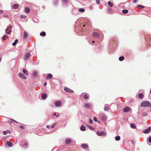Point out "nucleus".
Here are the masks:
<instances>
[{
	"label": "nucleus",
	"instance_id": "49530a36",
	"mask_svg": "<svg viewBox=\"0 0 151 151\" xmlns=\"http://www.w3.org/2000/svg\"><path fill=\"white\" fill-rule=\"evenodd\" d=\"M6 35H5L4 36V37H3V39L4 40H6V39H5V37H6Z\"/></svg>",
	"mask_w": 151,
	"mask_h": 151
},
{
	"label": "nucleus",
	"instance_id": "f257e3e1",
	"mask_svg": "<svg viewBox=\"0 0 151 151\" xmlns=\"http://www.w3.org/2000/svg\"><path fill=\"white\" fill-rule=\"evenodd\" d=\"M140 106L142 107H150L151 104L148 101H143L141 103Z\"/></svg>",
	"mask_w": 151,
	"mask_h": 151
},
{
	"label": "nucleus",
	"instance_id": "7ed1b4c3",
	"mask_svg": "<svg viewBox=\"0 0 151 151\" xmlns=\"http://www.w3.org/2000/svg\"><path fill=\"white\" fill-rule=\"evenodd\" d=\"M30 55V53L29 52H27L26 53L25 55H24L23 59L25 60H27L29 57Z\"/></svg>",
	"mask_w": 151,
	"mask_h": 151
},
{
	"label": "nucleus",
	"instance_id": "b1692460",
	"mask_svg": "<svg viewBox=\"0 0 151 151\" xmlns=\"http://www.w3.org/2000/svg\"><path fill=\"white\" fill-rule=\"evenodd\" d=\"M80 129L82 131H84L86 129V127L82 125Z\"/></svg>",
	"mask_w": 151,
	"mask_h": 151
},
{
	"label": "nucleus",
	"instance_id": "ddd939ff",
	"mask_svg": "<svg viewBox=\"0 0 151 151\" xmlns=\"http://www.w3.org/2000/svg\"><path fill=\"white\" fill-rule=\"evenodd\" d=\"M52 74H49L47 75V77L46 78L47 79H51L52 78Z\"/></svg>",
	"mask_w": 151,
	"mask_h": 151
},
{
	"label": "nucleus",
	"instance_id": "aec40b11",
	"mask_svg": "<svg viewBox=\"0 0 151 151\" xmlns=\"http://www.w3.org/2000/svg\"><path fill=\"white\" fill-rule=\"evenodd\" d=\"M93 35L96 37H98L99 36V35L97 33L94 32L93 34Z\"/></svg>",
	"mask_w": 151,
	"mask_h": 151
},
{
	"label": "nucleus",
	"instance_id": "4c0bfd02",
	"mask_svg": "<svg viewBox=\"0 0 151 151\" xmlns=\"http://www.w3.org/2000/svg\"><path fill=\"white\" fill-rule=\"evenodd\" d=\"M147 112H145L142 113V114L143 116H146L147 115Z\"/></svg>",
	"mask_w": 151,
	"mask_h": 151
},
{
	"label": "nucleus",
	"instance_id": "f03ea898",
	"mask_svg": "<svg viewBox=\"0 0 151 151\" xmlns=\"http://www.w3.org/2000/svg\"><path fill=\"white\" fill-rule=\"evenodd\" d=\"M99 116L100 119L102 120L105 121L106 119V117L104 114H100L99 115Z\"/></svg>",
	"mask_w": 151,
	"mask_h": 151
},
{
	"label": "nucleus",
	"instance_id": "393cba45",
	"mask_svg": "<svg viewBox=\"0 0 151 151\" xmlns=\"http://www.w3.org/2000/svg\"><path fill=\"white\" fill-rule=\"evenodd\" d=\"M143 97V94L142 93H140L138 95V97L140 99H142Z\"/></svg>",
	"mask_w": 151,
	"mask_h": 151
},
{
	"label": "nucleus",
	"instance_id": "4d7b16f0",
	"mask_svg": "<svg viewBox=\"0 0 151 151\" xmlns=\"http://www.w3.org/2000/svg\"><path fill=\"white\" fill-rule=\"evenodd\" d=\"M127 120H126V121H125V122H127Z\"/></svg>",
	"mask_w": 151,
	"mask_h": 151
},
{
	"label": "nucleus",
	"instance_id": "de8ad7c7",
	"mask_svg": "<svg viewBox=\"0 0 151 151\" xmlns=\"http://www.w3.org/2000/svg\"><path fill=\"white\" fill-rule=\"evenodd\" d=\"M89 121H90V123H92V122H93V120L91 119H89Z\"/></svg>",
	"mask_w": 151,
	"mask_h": 151
},
{
	"label": "nucleus",
	"instance_id": "9b49d317",
	"mask_svg": "<svg viewBox=\"0 0 151 151\" xmlns=\"http://www.w3.org/2000/svg\"><path fill=\"white\" fill-rule=\"evenodd\" d=\"M47 97V95L45 93H43L41 95V97H42V99H46Z\"/></svg>",
	"mask_w": 151,
	"mask_h": 151
},
{
	"label": "nucleus",
	"instance_id": "a19ab883",
	"mask_svg": "<svg viewBox=\"0 0 151 151\" xmlns=\"http://www.w3.org/2000/svg\"><path fill=\"white\" fill-rule=\"evenodd\" d=\"M148 141L150 142L151 143V136H150L149 137Z\"/></svg>",
	"mask_w": 151,
	"mask_h": 151
},
{
	"label": "nucleus",
	"instance_id": "473e14b6",
	"mask_svg": "<svg viewBox=\"0 0 151 151\" xmlns=\"http://www.w3.org/2000/svg\"><path fill=\"white\" fill-rule=\"evenodd\" d=\"M11 31L10 29H8L7 28L6 29V32L8 34H9L10 32Z\"/></svg>",
	"mask_w": 151,
	"mask_h": 151
},
{
	"label": "nucleus",
	"instance_id": "4be33fe9",
	"mask_svg": "<svg viewBox=\"0 0 151 151\" xmlns=\"http://www.w3.org/2000/svg\"><path fill=\"white\" fill-rule=\"evenodd\" d=\"M130 126L133 129H135L136 128V125L134 123H131L130 124Z\"/></svg>",
	"mask_w": 151,
	"mask_h": 151
},
{
	"label": "nucleus",
	"instance_id": "1a4fd4ad",
	"mask_svg": "<svg viewBox=\"0 0 151 151\" xmlns=\"http://www.w3.org/2000/svg\"><path fill=\"white\" fill-rule=\"evenodd\" d=\"M61 102L60 101H57L55 103V105L56 106L58 107L61 105Z\"/></svg>",
	"mask_w": 151,
	"mask_h": 151
},
{
	"label": "nucleus",
	"instance_id": "a878e982",
	"mask_svg": "<svg viewBox=\"0 0 151 151\" xmlns=\"http://www.w3.org/2000/svg\"><path fill=\"white\" fill-rule=\"evenodd\" d=\"M18 42V40L17 39H16L14 42H13V43L12 44V45L14 46H15L17 43V42Z\"/></svg>",
	"mask_w": 151,
	"mask_h": 151
},
{
	"label": "nucleus",
	"instance_id": "37998d69",
	"mask_svg": "<svg viewBox=\"0 0 151 151\" xmlns=\"http://www.w3.org/2000/svg\"><path fill=\"white\" fill-rule=\"evenodd\" d=\"M20 127L22 129H24V127L22 126H20Z\"/></svg>",
	"mask_w": 151,
	"mask_h": 151
},
{
	"label": "nucleus",
	"instance_id": "a18cd8bd",
	"mask_svg": "<svg viewBox=\"0 0 151 151\" xmlns=\"http://www.w3.org/2000/svg\"><path fill=\"white\" fill-rule=\"evenodd\" d=\"M54 125H55V124H54V125H52V126L50 127V128H51V129H53V128L54 127Z\"/></svg>",
	"mask_w": 151,
	"mask_h": 151
},
{
	"label": "nucleus",
	"instance_id": "c85d7f7f",
	"mask_svg": "<svg viewBox=\"0 0 151 151\" xmlns=\"http://www.w3.org/2000/svg\"><path fill=\"white\" fill-rule=\"evenodd\" d=\"M108 4L109 6L110 7H112L113 6L112 3L111 1H109L108 3Z\"/></svg>",
	"mask_w": 151,
	"mask_h": 151
},
{
	"label": "nucleus",
	"instance_id": "f8f14e48",
	"mask_svg": "<svg viewBox=\"0 0 151 151\" xmlns=\"http://www.w3.org/2000/svg\"><path fill=\"white\" fill-rule=\"evenodd\" d=\"M81 147L83 148L87 149L88 147V146L86 144H83L81 145Z\"/></svg>",
	"mask_w": 151,
	"mask_h": 151
},
{
	"label": "nucleus",
	"instance_id": "a211bd4d",
	"mask_svg": "<svg viewBox=\"0 0 151 151\" xmlns=\"http://www.w3.org/2000/svg\"><path fill=\"white\" fill-rule=\"evenodd\" d=\"M19 7V5L17 4H14L13 6V8L14 9H16L18 8Z\"/></svg>",
	"mask_w": 151,
	"mask_h": 151
},
{
	"label": "nucleus",
	"instance_id": "7c9ffc66",
	"mask_svg": "<svg viewBox=\"0 0 151 151\" xmlns=\"http://www.w3.org/2000/svg\"><path fill=\"white\" fill-rule=\"evenodd\" d=\"M7 144L8 145L9 147H11L13 145L12 143L9 142H7Z\"/></svg>",
	"mask_w": 151,
	"mask_h": 151
},
{
	"label": "nucleus",
	"instance_id": "603ef678",
	"mask_svg": "<svg viewBox=\"0 0 151 151\" xmlns=\"http://www.w3.org/2000/svg\"><path fill=\"white\" fill-rule=\"evenodd\" d=\"M56 114V113H54V116H55Z\"/></svg>",
	"mask_w": 151,
	"mask_h": 151
},
{
	"label": "nucleus",
	"instance_id": "79ce46f5",
	"mask_svg": "<svg viewBox=\"0 0 151 151\" xmlns=\"http://www.w3.org/2000/svg\"><path fill=\"white\" fill-rule=\"evenodd\" d=\"M96 2L97 3V4H99L100 3V2L99 1V0H96Z\"/></svg>",
	"mask_w": 151,
	"mask_h": 151
},
{
	"label": "nucleus",
	"instance_id": "4468645a",
	"mask_svg": "<svg viewBox=\"0 0 151 151\" xmlns=\"http://www.w3.org/2000/svg\"><path fill=\"white\" fill-rule=\"evenodd\" d=\"M8 122H14L15 123H18L16 121L12 119H8Z\"/></svg>",
	"mask_w": 151,
	"mask_h": 151
},
{
	"label": "nucleus",
	"instance_id": "c9c22d12",
	"mask_svg": "<svg viewBox=\"0 0 151 151\" xmlns=\"http://www.w3.org/2000/svg\"><path fill=\"white\" fill-rule=\"evenodd\" d=\"M78 11L81 12H84L85 11V9H84L81 8L79 9Z\"/></svg>",
	"mask_w": 151,
	"mask_h": 151
},
{
	"label": "nucleus",
	"instance_id": "e433bc0d",
	"mask_svg": "<svg viewBox=\"0 0 151 151\" xmlns=\"http://www.w3.org/2000/svg\"><path fill=\"white\" fill-rule=\"evenodd\" d=\"M137 7L140 8L141 9H143L145 7V6L142 5H139L137 6Z\"/></svg>",
	"mask_w": 151,
	"mask_h": 151
},
{
	"label": "nucleus",
	"instance_id": "2eb2a0df",
	"mask_svg": "<svg viewBox=\"0 0 151 151\" xmlns=\"http://www.w3.org/2000/svg\"><path fill=\"white\" fill-rule=\"evenodd\" d=\"M129 109L128 107H126L125 108L123 109V111L125 112H127L129 111Z\"/></svg>",
	"mask_w": 151,
	"mask_h": 151
},
{
	"label": "nucleus",
	"instance_id": "8fccbe9b",
	"mask_svg": "<svg viewBox=\"0 0 151 151\" xmlns=\"http://www.w3.org/2000/svg\"><path fill=\"white\" fill-rule=\"evenodd\" d=\"M7 27L8 28H11L12 27V26H8Z\"/></svg>",
	"mask_w": 151,
	"mask_h": 151
},
{
	"label": "nucleus",
	"instance_id": "ea45409f",
	"mask_svg": "<svg viewBox=\"0 0 151 151\" xmlns=\"http://www.w3.org/2000/svg\"><path fill=\"white\" fill-rule=\"evenodd\" d=\"M93 120L95 122H97V118L96 117H94V118H93Z\"/></svg>",
	"mask_w": 151,
	"mask_h": 151
},
{
	"label": "nucleus",
	"instance_id": "6e6d98bb",
	"mask_svg": "<svg viewBox=\"0 0 151 151\" xmlns=\"http://www.w3.org/2000/svg\"><path fill=\"white\" fill-rule=\"evenodd\" d=\"M1 61V59L0 58V62Z\"/></svg>",
	"mask_w": 151,
	"mask_h": 151
},
{
	"label": "nucleus",
	"instance_id": "9d476101",
	"mask_svg": "<svg viewBox=\"0 0 151 151\" xmlns=\"http://www.w3.org/2000/svg\"><path fill=\"white\" fill-rule=\"evenodd\" d=\"M71 139L68 138L65 139V142L66 144H69L71 143Z\"/></svg>",
	"mask_w": 151,
	"mask_h": 151
},
{
	"label": "nucleus",
	"instance_id": "6ab92c4d",
	"mask_svg": "<svg viewBox=\"0 0 151 151\" xmlns=\"http://www.w3.org/2000/svg\"><path fill=\"white\" fill-rule=\"evenodd\" d=\"M30 9L27 7H26L25 9V12L26 13H29L30 12Z\"/></svg>",
	"mask_w": 151,
	"mask_h": 151
},
{
	"label": "nucleus",
	"instance_id": "cd10ccee",
	"mask_svg": "<svg viewBox=\"0 0 151 151\" xmlns=\"http://www.w3.org/2000/svg\"><path fill=\"white\" fill-rule=\"evenodd\" d=\"M40 35L41 36H45L46 35V33L44 32H42L40 33Z\"/></svg>",
	"mask_w": 151,
	"mask_h": 151
},
{
	"label": "nucleus",
	"instance_id": "2f4dec72",
	"mask_svg": "<svg viewBox=\"0 0 151 151\" xmlns=\"http://www.w3.org/2000/svg\"><path fill=\"white\" fill-rule=\"evenodd\" d=\"M122 12L123 13L127 14L128 12V10H123Z\"/></svg>",
	"mask_w": 151,
	"mask_h": 151
},
{
	"label": "nucleus",
	"instance_id": "6e6552de",
	"mask_svg": "<svg viewBox=\"0 0 151 151\" xmlns=\"http://www.w3.org/2000/svg\"><path fill=\"white\" fill-rule=\"evenodd\" d=\"M97 134L99 136H101L103 135H105L106 134L104 132H98L97 133Z\"/></svg>",
	"mask_w": 151,
	"mask_h": 151
},
{
	"label": "nucleus",
	"instance_id": "0eeeda50",
	"mask_svg": "<svg viewBox=\"0 0 151 151\" xmlns=\"http://www.w3.org/2000/svg\"><path fill=\"white\" fill-rule=\"evenodd\" d=\"M64 90L67 92H70V93H73V90L67 88L65 87L64 88Z\"/></svg>",
	"mask_w": 151,
	"mask_h": 151
},
{
	"label": "nucleus",
	"instance_id": "423d86ee",
	"mask_svg": "<svg viewBox=\"0 0 151 151\" xmlns=\"http://www.w3.org/2000/svg\"><path fill=\"white\" fill-rule=\"evenodd\" d=\"M91 107V105L88 103H86L84 105V107L86 109L90 108Z\"/></svg>",
	"mask_w": 151,
	"mask_h": 151
},
{
	"label": "nucleus",
	"instance_id": "5701e85b",
	"mask_svg": "<svg viewBox=\"0 0 151 151\" xmlns=\"http://www.w3.org/2000/svg\"><path fill=\"white\" fill-rule=\"evenodd\" d=\"M23 72L25 75H26L28 76L29 75V73L25 69H24L23 70Z\"/></svg>",
	"mask_w": 151,
	"mask_h": 151
},
{
	"label": "nucleus",
	"instance_id": "72a5a7b5",
	"mask_svg": "<svg viewBox=\"0 0 151 151\" xmlns=\"http://www.w3.org/2000/svg\"><path fill=\"white\" fill-rule=\"evenodd\" d=\"M120 139V137L119 136H117L115 137V139L116 141H119Z\"/></svg>",
	"mask_w": 151,
	"mask_h": 151
},
{
	"label": "nucleus",
	"instance_id": "13d9d810",
	"mask_svg": "<svg viewBox=\"0 0 151 151\" xmlns=\"http://www.w3.org/2000/svg\"><path fill=\"white\" fill-rule=\"evenodd\" d=\"M150 93H151V90H150Z\"/></svg>",
	"mask_w": 151,
	"mask_h": 151
},
{
	"label": "nucleus",
	"instance_id": "c03bdc74",
	"mask_svg": "<svg viewBox=\"0 0 151 151\" xmlns=\"http://www.w3.org/2000/svg\"><path fill=\"white\" fill-rule=\"evenodd\" d=\"M137 0H133V2L134 3H136L137 2Z\"/></svg>",
	"mask_w": 151,
	"mask_h": 151
},
{
	"label": "nucleus",
	"instance_id": "39448f33",
	"mask_svg": "<svg viewBox=\"0 0 151 151\" xmlns=\"http://www.w3.org/2000/svg\"><path fill=\"white\" fill-rule=\"evenodd\" d=\"M18 75L20 77L23 79H27V77L25 75H24L22 73H19V74Z\"/></svg>",
	"mask_w": 151,
	"mask_h": 151
},
{
	"label": "nucleus",
	"instance_id": "052dcab7",
	"mask_svg": "<svg viewBox=\"0 0 151 151\" xmlns=\"http://www.w3.org/2000/svg\"><path fill=\"white\" fill-rule=\"evenodd\" d=\"M98 123H100V122H99H99H98Z\"/></svg>",
	"mask_w": 151,
	"mask_h": 151
},
{
	"label": "nucleus",
	"instance_id": "412c9836",
	"mask_svg": "<svg viewBox=\"0 0 151 151\" xmlns=\"http://www.w3.org/2000/svg\"><path fill=\"white\" fill-rule=\"evenodd\" d=\"M23 37L24 38H26L27 37V32H24L23 34Z\"/></svg>",
	"mask_w": 151,
	"mask_h": 151
},
{
	"label": "nucleus",
	"instance_id": "bf43d9fd",
	"mask_svg": "<svg viewBox=\"0 0 151 151\" xmlns=\"http://www.w3.org/2000/svg\"><path fill=\"white\" fill-rule=\"evenodd\" d=\"M5 16V17H7V16H5H5Z\"/></svg>",
	"mask_w": 151,
	"mask_h": 151
},
{
	"label": "nucleus",
	"instance_id": "dca6fc26",
	"mask_svg": "<svg viewBox=\"0 0 151 151\" xmlns=\"http://www.w3.org/2000/svg\"><path fill=\"white\" fill-rule=\"evenodd\" d=\"M89 97V95L85 94L83 95V98L85 100H87L88 99Z\"/></svg>",
	"mask_w": 151,
	"mask_h": 151
},
{
	"label": "nucleus",
	"instance_id": "09e8293b",
	"mask_svg": "<svg viewBox=\"0 0 151 151\" xmlns=\"http://www.w3.org/2000/svg\"><path fill=\"white\" fill-rule=\"evenodd\" d=\"M47 83L46 82H45V83H44V86H46L47 85Z\"/></svg>",
	"mask_w": 151,
	"mask_h": 151
},
{
	"label": "nucleus",
	"instance_id": "3c124183",
	"mask_svg": "<svg viewBox=\"0 0 151 151\" xmlns=\"http://www.w3.org/2000/svg\"><path fill=\"white\" fill-rule=\"evenodd\" d=\"M46 127L48 128H49V126L47 125V126H46Z\"/></svg>",
	"mask_w": 151,
	"mask_h": 151
},
{
	"label": "nucleus",
	"instance_id": "f704fd0d",
	"mask_svg": "<svg viewBox=\"0 0 151 151\" xmlns=\"http://www.w3.org/2000/svg\"><path fill=\"white\" fill-rule=\"evenodd\" d=\"M109 108L108 106H105L104 108V110L105 111H107L109 110Z\"/></svg>",
	"mask_w": 151,
	"mask_h": 151
},
{
	"label": "nucleus",
	"instance_id": "5fc2aeb1",
	"mask_svg": "<svg viewBox=\"0 0 151 151\" xmlns=\"http://www.w3.org/2000/svg\"><path fill=\"white\" fill-rule=\"evenodd\" d=\"M92 43H94V41H92Z\"/></svg>",
	"mask_w": 151,
	"mask_h": 151
},
{
	"label": "nucleus",
	"instance_id": "c756f323",
	"mask_svg": "<svg viewBox=\"0 0 151 151\" xmlns=\"http://www.w3.org/2000/svg\"><path fill=\"white\" fill-rule=\"evenodd\" d=\"M124 57L123 56H122L120 57L119 58V60L120 61H122L124 59Z\"/></svg>",
	"mask_w": 151,
	"mask_h": 151
},
{
	"label": "nucleus",
	"instance_id": "58836bf2",
	"mask_svg": "<svg viewBox=\"0 0 151 151\" xmlns=\"http://www.w3.org/2000/svg\"><path fill=\"white\" fill-rule=\"evenodd\" d=\"M89 128L90 129H91L94 130L95 129V128L91 126H89Z\"/></svg>",
	"mask_w": 151,
	"mask_h": 151
},
{
	"label": "nucleus",
	"instance_id": "bb28decb",
	"mask_svg": "<svg viewBox=\"0 0 151 151\" xmlns=\"http://www.w3.org/2000/svg\"><path fill=\"white\" fill-rule=\"evenodd\" d=\"M33 76H36L38 74V73L37 71H35L33 72Z\"/></svg>",
	"mask_w": 151,
	"mask_h": 151
},
{
	"label": "nucleus",
	"instance_id": "f3484780",
	"mask_svg": "<svg viewBox=\"0 0 151 151\" xmlns=\"http://www.w3.org/2000/svg\"><path fill=\"white\" fill-rule=\"evenodd\" d=\"M11 132V131L10 130H7L5 131H4L3 132V134L4 135L6 134L7 133H10Z\"/></svg>",
	"mask_w": 151,
	"mask_h": 151
},
{
	"label": "nucleus",
	"instance_id": "864d4df0",
	"mask_svg": "<svg viewBox=\"0 0 151 151\" xmlns=\"http://www.w3.org/2000/svg\"><path fill=\"white\" fill-rule=\"evenodd\" d=\"M83 27H85V25H83Z\"/></svg>",
	"mask_w": 151,
	"mask_h": 151
},
{
	"label": "nucleus",
	"instance_id": "20e7f679",
	"mask_svg": "<svg viewBox=\"0 0 151 151\" xmlns=\"http://www.w3.org/2000/svg\"><path fill=\"white\" fill-rule=\"evenodd\" d=\"M151 130V127H148L147 129H146L143 131V132L144 133L147 134Z\"/></svg>",
	"mask_w": 151,
	"mask_h": 151
}]
</instances>
